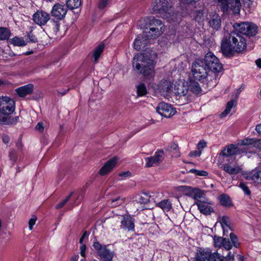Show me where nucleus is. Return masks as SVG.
Returning a JSON list of instances; mask_svg holds the SVG:
<instances>
[{
    "instance_id": "obj_24",
    "label": "nucleus",
    "mask_w": 261,
    "mask_h": 261,
    "mask_svg": "<svg viewBox=\"0 0 261 261\" xmlns=\"http://www.w3.org/2000/svg\"><path fill=\"white\" fill-rule=\"evenodd\" d=\"M226 6L229 7L234 14L240 13L241 4L240 0H227Z\"/></svg>"
},
{
    "instance_id": "obj_19",
    "label": "nucleus",
    "mask_w": 261,
    "mask_h": 261,
    "mask_svg": "<svg viewBox=\"0 0 261 261\" xmlns=\"http://www.w3.org/2000/svg\"><path fill=\"white\" fill-rule=\"evenodd\" d=\"M240 153V148L235 145L230 144L225 147L220 153L223 156H229Z\"/></svg>"
},
{
    "instance_id": "obj_57",
    "label": "nucleus",
    "mask_w": 261,
    "mask_h": 261,
    "mask_svg": "<svg viewBox=\"0 0 261 261\" xmlns=\"http://www.w3.org/2000/svg\"><path fill=\"white\" fill-rule=\"evenodd\" d=\"M206 146V143L204 141H200L197 145V148L199 150L202 149Z\"/></svg>"
},
{
    "instance_id": "obj_50",
    "label": "nucleus",
    "mask_w": 261,
    "mask_h": 261,
    "mask_svg": "<svg viewBox=\"0 0 261 261\" xmlns=\"http://www.w3.org/2000/svg\"><path fill=\"white\" fill-rule=\"evenodd\" d=\"M143 196H141L140 202L146 203L150 201V196H149L147 193H143Z\"/></svg>"
},
{
    "instance_id": "obj_64",
    "label": "nucleus",
    "mask_w": 261,
    "mask_h": 261,
    "mask_svg": "<svg viewBox=\"0 0 261 261\" xmlns=\"http://www.w3.org/2000/svg\"><path fill=\"white\" fill-rule=\"evenodd\" d=\"M79 256L78 255H75L71 258V261H77Z\"/></svg>"
},
{
    "instance_id": "obj_11",
    "label": "nucleus",
    "mask_w": 261,
    "mask_h": 261,
    "mask_svg": "<svg viewBox=\"0 0 261 261\" xmlns=\"http://www.w3.org/2000/svg\"><path fill=\"white\" fill-rule=\"evenodd\" d=\"M164 153L163 150L155 152L154 155L145 158V167H150L159 165L164 159Z\"/></svg>"
},
{
    "instance_id": "obj_7",
    "label": "nucleus",
    "mask_w": 261,
    "mask_h": 261,
    "mask_svg": "<svg viewBox=\"0 0 261 261\" xmlns=\"http://www.w3.org/2000/svg\"><path fill=\"white\" fill-rule=\"evenodd\" d=\"M144 31L145 36L154 39L163 33L164 24L161 20L152 18L149 20L148 28H146Z\"/></svg>"
},
{
    "instance_id": "obj_53",
    "label": "nucleus",
    "mask_w": 261,
    "mask_h": 261,
    "mask_svg": "<svg viewBox=\"0 0 261 261\" xmlns=\"http://www.w3.org/2000/svg\"><path fill=\"white\" fill-rule=\"evenodd\" d=\"M86 246L84 244H81L80 246V254L81 255L84 257L86 256Z\"/></svg>"
},
{
    "instance_id": "obj_39",
    "label": "nucleus",
    "mask_w": 261,
    "mask_h": 261,
    "mask_svg": "<svg viewBox=\"0 0 261 261\" xmlns=\"http://www.w3.org/2000/svg\"><path fill=\"white\" fill-rule=\"evenodd\" d=\"M233 100L228 101L227 103L225 110L221 114L222 116H225L226 115H227L230 112L231 109L233 108Z\"/></svg>"
},
{
    "instance_id": "obj_45",
    "label": "nucleus",
    "mask_w": 261,
    "mask_h": 261,
    "mask_svg": "<svg viewBox=\"0 0 261 261\" xmlns=\"http://www.w3.org/2000/svg\"><path fill=\"white\" fill-rule=\"evenodd\" d=\"M203 195L204 193L201 190L196 189L194 193L193 198L198 201V200H200L199 199L203 197Z\"/></svg>"
},
{
    "instance_id": "obj_42",
    "label": "nucleus",
    "mask_w": 261,
    "mask_h": 261,
    "mask_svg": "<svg viewBox=\"0 0 261 261\" xmlns=\"http://www.w3.org/2000/svg\"><path fill=\"white\" fill-rule=\"evenodd\" d=\"M27 43H36L38 42V39L37 37L30 32L29 33H28L27 38Z\"/></svg>"
},
{
    "instance_id": "obj_9",
    "label": "nucleus",
    "mask_w": 261,
    "mask_h": 261,
    "mask_svg": "<svg viewBox=\"0 0 261 261\" xmlns=\"http://www.w3.org/2000/svg\"><path fill=\"white\" fill-rule=\"evenodd\" d=\"M15 109V101L8 96L0 97V113L3 115H9Z\"/></svg>"
},
{
    "instance_id": "obj_49",
    "label": "nucleus",
    "mask_w": 261,
    "mask_h": 261,
    "mask_svg": "<svg viewBox=\"0 0 261 261\" xmlns=\"http://www.w3.org/2000/svg\"><path fill=\"white\" fill-rule=\"evenodd\" d=\"M93 247L97 250L98 254L100 251H101L104 248V246H102L98 242L95 241L93 243Z\"/></svg>"
},
{
    "instance_id": "obj_41",
    "label": "nucleus",
    "mask_w": 261,
    "mask_h": 261,
    "mask_svg": "<svg viewBox=\"0 0 261 261\" xmlns=\"http://www.w3.org/2000/svg\"><path fill=\"white\" fill-rule=\"evenodd\" d=\"M189 172L194 173L196 175L200 176H206L208 175V173L204 170H198L195 169H191L189 170Z\"/></svg>"
},
{
    "instance_id": "obj_1",
    "label": "nucleus",
    "mask_w": 261,
    "mask_h": 261,
    "mask_svg": "<svg viewBox=\"0 0 261 261\" xmlns=\"http://www.w3.org/2000/svg\"><path fill=\"white\" fill-rule=\"evenodd\" d=\"M246 46L245 38L237 31L225 34L221 42V50L223 54L230 57L236 52L242 51Z\"/></svg>"
},
{
    "instance_id": "obj_3",
    "label": "nucleus",
    "mask_w": 261,
    "mask_h": 261,
    "mask_svg": "<svg viewBox=\"0 0 261 261\" xmlns=\"http://www.w3.org/2000/svg\"><path fill=\"white\" fill-rule=\"evenodd\" d=\"M191 72L195 80L205 83L209 88L215 87L218 83L216 74L206 68L201 59H196L193 62Z\"/></svg>"
},
{
    "instance_id": "obj_10",
    "label": "nucleus",
    "mask_w": 261,
    "mask_h": 261,
    "mask_svg": "<svg viewBox=\"0 0 261 261\" xmlns=\"http://www.w3.org/2000/svg\"><path fill=\"white\" fill-rule=\"evenodd\" d=\"M50 19V14L42 10H37L32 16L34 22L40 27L45 25Z\"/></svg>"
},
{
    "instance_id": "obj_58",
    "label": "nucleus",
    "mask_w": 261,
    "mask_h": 261,
    "mask_svg": "<svg viewBox=\"0 0 261 261\" xmlns=\"http://www.w3.org/2000/svg\"><path fill=\"white\" fill-rule=\"evenodd\" d=\"M35 128L39 132H42L44 129L43 123L38 122Z\"/></svg>"
},
{
    "instance_id": "obj_15",
    "label": "nucleus",
    "mask_w": 261,
    "mask_h": 261,
    "mask_svg": "<svg viewBox=\"0 0 261 261\" xmlns=\"http://www.w3.org/2000/svg\"><path fill=\"white\" fill-rule=\"evenodd\" d=\"M208 25L213 30L218 31L221 28V20L220 16L216 13H211L207 17Z\"/></svg>"
},
{
    "instance_id": "obj_35",
    "label": "nucleus",
    "mask_w": 261,
    "mask_h": 261,
    "mask_svg": "<svg viewBox=\"0 0 261 261\" xmlns=\"http://www.w3.org/2000/svg\"><path fill=\"white\" fill-rule=\"evenodd\" d=\"M81 3V0H66V1L67 7L71 10L80 7Z\"/></svg>"
},
{
    "instance_id": "obj_55",
    "label": "nucleus",
    "mask_w": 261,
    "mask_h": 261,
    "mask_svg": "<svg viewBox=\"0 0 261 261\" xmlns=\"http://www.w3.org/2000/svg\"><path fill=\"white\" fill-rule=\"evenodd\" d=\"M199 0H179V1L184 4H189L192 3H195L198 2Z\"/></svg>"
},
{
    "instance_id": "obj_36",
    "label": "nucleus",
    "mask_w": 261,
    "mask_h": 261,
    "mask_svg": "<svg viewBox=\"0 0 261 261\" xmlns=\"http://www.w3.org/2000/svg\"><path fill=\"white\" fill-rule=\"evenodd\" d=\"M220 223L223 229L224 232H225L227 228H229L230 229H232L231 227V222L228 217L226 216H223L221 220Z\"/></svg>"
},
{
    "instance_id": "obj_47",
    "label": "nucleus",
    "mask_w": 261,
    "mask_h": 261,
    "mask_svg": "<svg viewBox=\"0 0 261 261\" xmlns=\"http://www.w3.org/2000/svg\"><path fill=\"white\" fill-rule=\"evenodd\" d=\"M230 238L233 246L238 248L239 246V244L238 243L237 236L233 233L231 232L230 234Z\"/></svg>"
},
{
    "instance_id": "obj_2",
    "label": "nucleus",
    "mask_w": 261,
    "mask_h": 261,
    "mask_svg": "<svg viewBox=\"0 0 261 261\" xmlns=\"http://www.w3.org/2000/svg\"><path fill=\"white\" fill-rule=\"evenodd\" d=\"M154 53L149 55L148 53L136 55L133 59L132 65L135 70L142 74L144 76L151 78L154 75Z\"/></svg>"
},
{
    "instance_id": "obj_27",
    "label": "nucleus",
    "mask_w": 261,
    "mask_h": 261,
    "mask_svg": "<svg viewBox=\"0 0 261 261\" xmlns=\"http://www.w3.org/2000/svg\"><path fill=\"white\" fill-rule=\"evenodd\" d=\"M105 48V44L102 43H100L94 49L93 56L94 59V62L97 63L99 58L100 56V55L102 53L103 49Z\"/></svg>"
},
{
    "instance_id": "obj_25",
    "label": "nucleus",
    "mask_w": 261,
    "mask_h": 261,
    "mask_svg": "<svg viewBox=\"0 0 261 261\" xmlns=\"http://www.w3.org/2000/svg\"><path fill=\"white\" fill-rule=\"evenodd\" d=\"M159 89L161 93H169L173 90L171 82L167 80L162 81L159 85Z\"/></svg>"
},
{
    "instance_id": "obj_21",
    "label": "nucleus",
    "mask_w": 261,
    "mask_h": 261,
    "mask_svg": "<svg viewBox=\"0 0 261 261\" xmlns=\"http://www.w3.org/2000/svg\"><path fill=\"white\" fill-rule=\"evenodd\" d=\"M174 93L179 96H185L189 91V86L187 84H178L175 85L173 89Z\"/></svg>"
},
{
    "instance_id": "obj_14",
    "label": "nucleus",
    "mask_w": 261,
    "mask_h": 261,
    "mask_svg": "<svg viewBox=\"0 0 261 261\" xmlns=\"http://www.w3.org/2000/svg\"><path fill=\"white\" fill-rule=\"evenodd\" d=\"M145 31H144L142 35H139L134 42V48L137 50H140L149 43V40L152 39L150 37L145 36Z\"/></svg>"
},
{
    "instance_id": "obj_43",
    "label": "nucleus",
    "mask_w": 261,
    "mask_h": 261,
    "mask_svg": "<svg viewBox=\"0 0 261 261\" xmlns=\"http://www.w3.org/2000/svg\"><path fill=\"white\" fill-rule=\"evenodd\" d=\"M209 261H223V257L218 253H212Z\"/></svg>"
},
{
    "instance_id": "obj_60",
    "label": "nucleus",
    "mask_w": 261,
    "mask_h": 261,
    "mask_svg": "<svg viewBox=\"0 0 261 261\" xmlns=\"http://www.w3.org/2000/svg\"><path fill=\"white\" fill-rule=\"evenodd\" d=\"M88 236V233H87V232L86 231H85L83 234H82V237H81L80 239V243L81 244H83V241H84V238Z\"/></svg>"
},
{
    "instance_id": "obj_37",
    "label": "nucleus",
    "mask_w": 261,
    "mask_h": 261,
    "mask_svg": "<svg viewBox=\"0 0 261 261\" xmlns=\"http://www.w3.org/2000/svg\"><path fill=\"white\" fill-rule=\"evenodd\" d=\"M137 91L138 95L142 96L147 93V90L145 85L144 84H140L137 87Z\"/></svg>"
},
{
    "instance_id": "obj_23",
    "label": "nucleus",
    "mask_w": 261,
    "mask_h": 261,
    "mask_svg": "<svg viewBox=\"0 0 261 261\" xmlns=\"http://www.w3.org/2000/svg\"><path fill=\"white\" fill-rule=\"evenodd\" d=\"M220 168H223L226 173L229 174H237L241 170V168L239 166L231 165L229 163L223 164Z\"/></svg>"
},
{
    "instance_id": "obj_26",
    "label": "nucleus",
    "mask_w": 261,
    "mask_h": 261,
    "mask_svg": "<svg viewBox=\"0 0 261 261\" xmlns=\"http://www.w3.org/2000/svg\"><path fill=\"white\" fill-rule=\"evenodd\" d=\"M99 256L106 261H112L114 256L113 252L107 249V246H104V248L99 251Z\"/></svg>"
},
{
    "instance_id": "obj_34",
    "label": "nucleus",
    "mask_w": 261,
    "mask_h": 261,
    "mask_svg": "<svg viewBox=\"0 0 261 261\" xmlns=\"http://www.w3.org/2000/svg\"><path fill=\"white\" fill-rule=\"evenodd\" d=\"M10 35L11 32L8 28L0 27V40H8Z\"/></svg>"
},
{
    "instance_id": "obj_4",
    "label": "nucleus",
    "mask_w": 261,
    "mask_h": 261,
    "mask_svg": "<svg viewBox=\"0 0 261 261\" xmlns=\"http://www.w3.org/2000/svg\"><path fill=\"white\" fill-rule=\"evenodd\" d=\"M152 7L154 13L160 14L168 21L174 20L172 0H154L152 3Z\"/></svg>"
},
{
    "instance_id": "obj_12",
    "label": "nucleus",
    "mask_w": 261,
    "mask_h": 261,
    "mask_svg": "<svg viewBox=\"0 0 261 261\" xmlns=\"http://www.w3.org/2000/svg\"><path fill=\"white\" fill-rule=\"evenodd\" d=\"M156 112L161 115L169 118L174 115L176 111L170 105L165 102L160 103L157 108Z\"/></svg>"
},
{
    "instance_id": "obj_30",
    "label": "nucleus",
    "mask_w": 261,
    "mask_h": 261,
    "mask_svg": "<svg viewBox=\"0 0 261 261\" xmlns=\"http://www.w3.org/2000/svg\"><path fill=\"white\" fill-rule=\"evenodd\" d=\"M156 206L164 212H169L172 208V203L168 199H164L156 204Z\"/></svg>"
},
{
    "instance_id": "obj_51",
    "label": "nucleus",
    "mask_w": 261,
    "mask_h": 261,
    "mask_svg": "<svg viewBox=\"0 0 261 261\" xmlns=\"http://www.w3.org/2000/svg\"><path fill=\"white\" fill-rule=\"evenodd\" d=\"M109 0H99L98 7L99 9H102L105 8L108 4Z\"/></svg>"
},
{
    "instance_id": "obj_8",
    "label": "nucleus",
    "mask_w": 261,
    "mask_h": 261,
    "mask_svg": "<svg viewBox=\"0 0 261 261\" xmlns=\"http://www.w3.org/2000/svg\"><path fill=\"white\" fill-rule=\"evenodd\" d=\"M233 27L236 31L246 36H253L257 33V27L253 23H235Z\"/></svg>"
},
{
    "instance_id": "obj_18",
    "label": "nucleus",
    "mask_w": 261,
    "mask_h": 261,
    "mask_svg": "<svg viewBox=\"0 0 261 261\" xmlns=\"http://www.w3.org/2000/svg\"><path fill=\"white\" fill-rule=\"evenodd\" d=\"M33 90V85L30 84L16 89L15 92L19 97H24L27 95L32 94Z\"/></svg>"
},
{
    "instance_id": "obj_44",
    "label": "nucleus",
    "mask_w": 261,
    "mask_h": 261,
    "mask_svg": "<svg viewBox=\"0 0 261 261\" xmlns=\"http://www.w3.org/2000/svg\"><path fill=\"white\" fill-rule=\"evenodd\" d=\"M73 192H71L69 195H68L64 199H63L61 202L58 203L56 207L57 209H59L62 208L70 199L71 197Z\"/></svg>"
},
{
    "instance_id": "obj_40",
    "label": "nucleus",
    "mask_w": 261,
    "mask_h": 261,
    "mask_svg": "<svg viewBox=\"0 0 261 261\" xmlns=\"http://www.w3.org/2000/svg\"><path fill=\"white\" fill-rule=\"evenodd\" d=\"M19 117L16 116L14 118L9 119L8 121H7V119L5 117H3L2 119H0V121L3 122L5 124H15L18 121Z\"/></svg>"
},
{
    "instance_id": "obj_16",
    "label": "nucleus",
    "mask_w": 261,
    "mask_h": 261,
    "mask_svg": "<svg viewBox=\"0 0 261 261\" xmlns=\"http://www.w3.org/2000/svg\"><path fill=\"white\" fill-rule=\"evenodd\" d=\"M239 145L245 146H246V148L254 147L261 150V140L245 138L240 140Z\"/></svg>"
},
{
    "instance_id": "obj_13",
    "label": "nucleus",
    "mask_w": 261,
    "mask_h": 261,
    "mask_svg": "<svg viewBox=\"0 0 261 261\" xmlns=\"http://www.w3.org/2000/svg\"><path fill=\"white\" fill-rule=\"evenodd\" d=\"M200 212L205 215H210L214 212L213 208L211 206L213 204L212 201L208 199L198 200L196 203Z\"/></svg>"
},
{
    "instance_id": "obj_54",
    "label": "nucleus",
    "mask_w": 261,
    "mask_h": 261,
    "mask_svg": "<svg viewBox=\"0 0 261 261\" xmlns=\"http://www.w3.org/2000/svg\"><path fill=\"white\" fill-rule=\"evenodd\" d=\"M201 153V152L200 150H198V151L195 150V151H192L190 152L189 155L191 157H196V156H200Z\"/></svg>"
},
{
    "instance_id": "obj_5",
    "label": "nucleus",
    "mask_w": 261,
    "mask_h": 261,
    "mask_svg": "<svg viewBox=\"0 0 261 261\" xmlns=\"http://www.w3.org/2000/svg\"><path fill=\"white\" fill-rule=\"evenodd\" d=\"M67 6L64 5L57 3L55 4L50 11V14L54 18L51 20L53 24V31L57 33L59 31L60 25V20L63 19L67 13Z\"/></svg>"
},
{
    "instance_id": "obj_33",
    "label": "nucleus",
    "mask_w": 261,
    "mask_h": 261,
    "mask_svg": "<svg viewBox=\"0 0 261 261\" xmlns=\"http://www.w3.org/2000/svg\"><path fill=\"white\" fill-rule=\"evenodd\" d=\"M166 149L168 151L172 152L175 157L179 156L180 155L178 146L177 143L174 142L171 143L167 147Z\"/></svg>"
},
{
    "instance_id": "obj_6",
    "label": "nucleus",
    "mask_w": 261,
    "mask_h": 261,
    "mask_svg": "<svg viewBox=\"0 0 261 261\" xmlns=\"http://www.w3.org/2000/svg\"><path fill=\"white\" fill-rule=\"evenodd\" d=\"M202 60V62L206 68L217 75L218 80V73L221 72L223 70L222 64L220 62L219 59L212 52L207 53L204 58Z\"/></svg>"
},
{
    "instance_id": "obj_48",
    "label": "nucleus",
    "mask_w": 261,
    "mask_h": 261,
    "mask_svg": "<svg viewBox=\"0 0 261 261\" xmlns=\"http://www.w3.org/2000/svg\"><path fill=\"white\" fill-rule=\"evenodd\" d=\"M239 187L243 190L246 195H249L250 194V191L249 190L248 187L244 183L241 182L239 185Z\"/></svg>"
},
{
    "instance_id": "obj_46",
    "label": "nucleus",
    "mask_w": 261,
    "mask_h": 261,
    "mask_svg": "<svg viewBox=\"0 0 261 261\" xmlns=\"http://www.w3.org/2000/svg\"><path fill=\"white\" fill-rule=\"evenodd\" d=\"M222 245L225 249L229 250L232 248V245L228 239H222Z\"/></svg>"
},
{
    "instance_id": "obj_31",
    "label": "nucleus",
    "mask_w": 261,
    "mask_h": 261,
    "mask_svg": "<svg viewBox=\"0 0 261 261\" xmlns=\"http://www.w3.org/2000/svg\"><path fill=\"white\" fill-rule=\"evenodd\" d=\"M248 179H251L255 182L261 183V171H254L247 176Z\"/></svg>"
},
{
    "instance_id": "obj_56",
    "label": "nucleus",
    "mask_w": 261,
    "mask_h": 261,
    "mask_svg": "<svg viewBox=\"0 0 261 261\" xmlns=\"http://www.w3.org/2000/svg\"><path fill=\"white\" fill-rule=\"evenodd\" d=\"M16 146L17 149H18L19 150H22V147H23V144L22 143L21 139L19 138L18 139V140L16 142Z\"/></svg>"
},
{
    "instance_id": "obj_52",
    "label": "nucleus",
    "mask_w": 261,
    "mask_h": 261,
    "mask_svg": "<svg viewBox=\"0 0 261 261\" xmlns=\"http://www.w3.org/2000/svg\"><path fill=\"white\" fill-rule=\"evenodd\" d=\"M36 220L37 218L35 216H33V217L29 220V227L30 230H32L33 229V226L35 224Z\"/></svg>"
},
{
    "instance_id": "obj_62",
    "label": "nucleus",
    "mask_w": 261,
    "mask_h": 261,
    "mask_svg": "<svg viewBox=\"0 0 261 261\" xmlns=\"http://www.w3.org/2000/svg\"><path fill=\"white\" fill-rule=\"evenodd\" d=\"M130 173L129 172H123L119 174V176H127Z\"/></svg>"
},
{
    "instance_id": "obj_61",
    "label": "nucleus",
    "mask_w": 261,
    "mask_h": 261,
    "mask_svg": "<svg viewBox=\"0 0 261 261\" xmlns=\"http://www.w3.org/2000/svg\"><path fill=\"white\" fill-rule=\"evenodd\" d=\"M255 130L260 135H261V124H258L256 126Z\"/></svg>"
},
{
    "instance_id": "obj_17",
    "label": "nucleus",
    "mask_w": 261,
    "mask_h": 261,
    "mask_svg": "<svg viewBox=\"0 0 261 261\" xmlns=\"http://www.w3.org/2000/svg\"><path fill=\"white\" fill-rule=\"evenodd\" d=\"M117 159V157H114L108 161L100 169L99 173L103 176L110 172L115 166Z\"/></svg>"
},
{
    "instance_id": "obj_63",
    "label": "nucleus",
    "mask_w": 261,
    "mask_h": 261,
    "mask_svg": "<svg viewBox=\"0 0 261 261\" xmlns=\"http://www.w3.org/2000/svg\"><path fill=\"white\" fill-rule=\"evenodd\" d=\"M255 63L258 67L261 68V59L256 60Z\"/></svg>"
},
{
    "instance_id": "obj_59",
    "label": "nucleus",
    "mask_w": 261,
    "mask_h": 261,
    "mask_svg": "<svg viewBox=\"0 0 261 261\" xmlns=\"http://www.w3.org/2000/svg\"><path fill=\"white\" fill-rule=\"evenodd\" d=\"M2 140L5 144H7L9 142L10 138L7 135L4 134L2 137Z\"/></svg>"
},
{
    "instance_id": "obj_28",
    "label": "nucleus",
    "mask_w": 261,
    "mask_h": 261,
    "mask_svg": "<svg viewBox=\"0 0 261 261\" xmlns=\"http://www.w3.org/2000/svg\"><path fill=\"white\" fill-rule=\"evenodd\" d=\"M189 89L194 94H198L201 92V89L197 82L194 80H190L189 82Z\"/></svg>"
},
{
    "instance_id": "obj_32",
    "label": "nucleus",
    "mask_w": 261,
    "mask_h": 261,
    "mask_svg": "<svg viewBox=\"0 0 261 261\" xmlns=\"http://www.w3.org/2000/svg\"><path fill=\"white\" fill-rule=\"evenodd\" d=\"M11 44L14 46H24L27 45V42L23 38L15 37L10 40Z\"/></svg>"
},
{
    "instance_id": "obj_29",
    "label": "nucleus",
    "mask_w": 261,
    "mask_h": 261,
    "mask_svg": "<svg viewBox=\"0 0 261 261\" xmlns=\"http://www.w3.org/2000/svg\"><path fill=\"white\" fill-rule=\"evenodd\" d=\"M218 199L220 204L224 206H230L232 205V202L230 197L225 194L220 195Z\"/></svg>"
},
{
    "instance_id": "obj_38",
    "label": "nucleus",
    "mask_w": 261,
    "mask_h": 261,
    "mask_svg": "<svg viewBox=\"0 0 261 261\" xmlns=\"http://www.w3.org/2000/svg\"><path fill=\"white\" fill-rule=\"evenodd\" d=\"M124 199L118 197L116 198L111 200L110 205L112 207H116L122 204Z\"/></svg>"
},
{
    "instance_id": "obj_20",
    "label": "nucleus",
    "mask_w": 261,
    "mask_h": 261,
    "mask_svg": "<svg viewBox=\"0 0 261 261\" xmlns=\"http://www.w3.org/2000/svg\"><path fill=\"white\" fill-rule=\"evenodd\" d=\"M212 252L208 249H200L197 252L196 259L194 261H209Z\"/></svg>"
},
{
    "instance_id": "obj_22",
    "label": "nucleus",
    "mask_w": 261,
    "mask_h": 261,
    "mask_svg": "<svg viewBox=\"0 0 261 261\" xmlns=\"http://www.w3.org/2000/svg\"><path fill=\"white\" fill-rule=\"evenodd\" d=\"M121 228L128 231L134 230L135 225L134 221L130 217H123L121 221Z\"/></svg>"
}]
</instances>
